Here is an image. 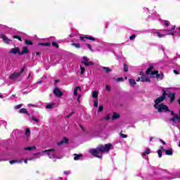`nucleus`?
Wrapping results in <instances>:
<instances>
[{"label":"nucleus","instance_id":"nucleus-53","mask_svg":"<svg viewBox=\"0 0 180 180\" xmlns=\"http://www.w3.org/2000/svg\"><path fill=\"white\" fill-rule=\"evenodd\" d=\"M102 110H103V107L102 105H100L98 107V112H102Z\"/></svg>","mask_w":180,"mask_h":180},{"label":"nucleus","instance_id":"nucleus-52","mask_svg":"<svg viewBox=\"0 0 180 180\" xmlns=\"http://www.w3.org/2000/svg\"><path fill=\"white\" fill-rule=\"evenodd\" d=\"M42 81H39L37 82V84H34V88H37V84H41Z\"/></svg>","mask_w":180,"mask_h":180},{"label":"nucleus","instance_id":"nucleus-20","mask_svg":"<svg viewBox=\"0 0 180 180\" xmlns=\"http://www.w3.org/2000/svg\"><path fill=\"white\" fill-rule=\"evenodd\" d=\"M154 77H157L158 79H162V78H164V75L158 74V70H155Z\"/></svg>","mask_w":180,"mask_h":180},{"label":"nucleus","instance_id":"nucleus-54","mask_svg":"<svg viewBox=\"0 0 180 180\" xmlns=\"http://www.w3.org/2000/svg\"><path fill=\"white\" fill-rule=\"evenodd\" d=\"M70 174H71V172L70 171H65L64 172L65 175H70Z\"/></svg>","mask_w":180,"mask_h":180},{"label":"nucleus","instance_id":"nucleus-6","mask_svg":"<svg viewBox=\"0 0 180 180\" xmlns=\"http://www.w3.org/2000/svg\"><path fill=\"white\" fill-rule=\"evenodd\" d=\"M155 109H157L158 112H169L168 106L164 104H155Z\"/></svg>","mask_w":180,"mask_h":180},{"label":"nucleus","instance_id":"nucleus-41","mask_svg":"<svg viewBox=\"0 0 180 180\" xmlns=\"http://www.w3.org/2000/svg\"><path fill=\"white\" fill-rule=\"evenodd\" d=\"M25 134H26V136H30V129L29 128H27L25 130Z\"/></svg>","mask_w":180,"mask_h":180},{"label":"nucleus","instance_id":"nucleus-48","mask_svg":"<svg viewBox=\"0 0 180 180\" xmlns=\"http://www.w3.org/2000/svg\"><path fill=\"white\" fill-rule=\"evenodd\" d=\"M16 162H19V161H18V160H11L10 161V164H16Z\"/></svg>","mask_w":180,"mask_h":180},{"label":"nucleus","instance_id":"nucleus-12","mask_svg":"<svg viewBox=\"0 0 180 180\" xmlns=\"http://www.w3.org/2000/svg\"><path fill=\"white\" fill-rule=\"evenodd\" d=\"M153 70H154V66L150 65L146 70V75H151V77H154L155 71H153Z\"/></svg>","mask_w":180,"mask_h":180},{"label":"nucleus","instance_id":"nucleus-60","mask_svg":"<svg viewBox=\"0 0 180 180\" xmlns=\"http://www.w3.org/2000/svg\"><path fill=\"white\" fill-rule=\"evenodd\" d=\"M13 39H19V36L18 35H14L13 36Z\"/></svg>","mask_w":180,"mask_h":180},{"label":"nucleus","instance_id":"nucleus-44","mask_svg":"<svg viewBox=\"0 0 180 180\" xmlns=\"http://www.w3.org/2000/svg\"><path fill=\"white\" fill-rule=\"evenodd\" d=\"M120 137H122V139H127V135L124 134H120Z\"/></svg>","mask_w":180,"mask_h":180},{"label":"nucleus","instance_id":"nucleus-32","mask_svg":"<svg viewBox=\"0 0 180 180\" xmlns=\"http://www.w3.org/2000/svg\"><path fill=\"white\" fill-rule=\"evenodd\" d=\"M25 44H27V46H33V42H32V41L29 40V39H25Z\"/></svg>","mask_w":180,"mask_h":180},{"label":"nucleus","instance_id":"nucleus-59","mask_svg":"<svg viewBox=\"0 0 180 180\" xmlns=\"http://www.w3.org/2000/svg\"><path fill=\"white\" fill-rule=\"evenodd\" d=\"M105 89H107L108 91V92H109L110 91V86H105Z\"/></svg>","mask_w":180,"mask_h":180},{"label":"nucleus","instance_id":"nucleus-3","mask_svg":"<svg viewBox=\"0 0 180 180\" xmlns=\"http://www.w3.org/2000/svg\"><path fill=\"white\" fill-rule=\"evenodd\" d=\"M81 41H86V40H90L91 43H93L92 45L98 50L101 51L103 47L108 46V44L105 41H101L99 39L95 38L91 35H82L80 37Z\"/></svg>","mask_w":180,"mask_h":180},{"label":"nucleus","instance_id":"nucleus-49","mask_svg":"<svg viewBox=\"0 0 180 180\" xmlns=\"http://www.w3.org/2000/svg\"><path fill=\"white\" fill-rule=\"evenodd\" d=\"M15 96H16V95L13 94V95L10 97L9 100H10V101H13V99H15Z\"/></svg>","mask_w":180,"mask_h":180},{"label":"nucleus","instance_id":"nucleus-13","mask_svg":"<svg viewBox=\"0 0 180 180\" xmlns=\"http://www.w3.org/2000/svg\"><path fill=\"white\" fill-rule=\"evenodd\" d=\"M53 94L57 96L58 98H61L63 96V91L60 90L58 88H55L53 89Z\"/></svg>","mask_w":180,"mask_h":180},{"label":"nucleus","instance_id":"nucleus-45","mask_svg":"<svg viewBox=\"0 0 180 180\" xmlns=\"http://www.w3.org/2000/svg\"><path fill=\"white\" fill-rule=\"evenodd\" d=\"M86 46L88 49L90 50V51H94V50H92V46H91V44H87Z\"/></svg>","mask_w":180,"mask_h":180},{"label":"nucleus","instance_id":"nucleus-36","mask_svg":"<svg viewBox=\"0 0 180 180\" xmlns=\"http://www.w3.org/2000/svg\"><path fill=\"white\" fill-rule=\"evenodd\" d=\"M0 124H1L2 126H4V127H6V126H8V122L5 120H1L0 122Z\"/></svg>","mask_w":180,"mask_h":180},{"label":"nucleus","instance_id":"nucleus-2","mask_svg":"<svg viewBox=\"0 0 180 180\" xmlns=\"http://www.w3.org/2000/svg\"><path fill=\"white\" fill-rule=\"evenodd\" d=\"M110 150H113V145L112 143H107L103 145H99L96 148H91L89 150V153L96 158H102V154L105 153H109Z\"/></svg>","mask_w":180,"mask_h":180},{"label":"nucleus","instance_id":"nucleus-25","mask_svg":"<svg viewBox=\"0 0 180 180\" xmlns=\"http://www.w3.org/2000/svg\"><path fill=\"white\" fill-rule=\"evenodd\" d=\"M82 157V155L74 154L75 161H79V160H81Z\"/></svg>","mask_w":180,"mask_h":180},{"label":"nucleus","instance_id":"nucleus-57","mask_svg":"<svg viewBox=\"0 0 180 180\" xmlns=\"http://www.w3.org/2000/svg\"><path fill=\"white\" fill-rule=\"evenodd\" d=\"M173 72L174 73V74H176V75H178V74H179V72H178V70H173Z\"/></svg>","mask_w":180,"mask_h":180},{"label":"nucleus","instance_id":"nucleus-39","mask_svg":"<svg viewBox=\"0 0 180 180\" xmlns=\"http://www.w3.org/2000/svg\"><path fill=\"white\" fill-rule=\"evenodd\" d=\"M112 119V115L108 114L107 116H105V120H110Z\"/></svg>","mask_w":180,"mask_h":180},{"label":"nucleus","instance_id":"nucleus-19","mask_svg":"<svg viewBox=\"0 0 180 180\" xmlns=\"http://www.w3.org/2000/svg\"><path fill=\"white\" fill-rule=\"evenodd\" d=\"M23 54H29V49L27 46H24L22 48V51L21 52H19V56L23 55Z\"/></svg>","mask_w":180,"mask_h":180},{"label":"nucleus","instance_id":"nucleus-11","mask_svg":"<svg viewBox=\"0 0 180 180\" xmlns=\"http://www.w3.org/2000/svg\"><path fill=\"white\" fill-rule=\"evenodd\" d=\"M153 70H154V66L150 65L146 70V75H151V77H154L155 71H153Z\"/></svg>","mask_w":180,"mask_h":180},{"label":"nucleus","instance_id":"nucleus-17","mask_svg":"<svg viewBox=\"0 0 180 180\" xmlns=\"http://www.w3.org/2000/svg\"><path fill=\"white\" fill-rule=\"evenodd\" d=\"M68 143V139L67 137H64L63 140H61L60 142L57 143L58 146H63V144H67Z\"/></svg>","mask_w":180,"mask_h":180},{"label":"nucleus","instance_id":"nucleus-26","mask_svg":"<svg viewBox=\"0 0 180 180\" xmlns=\"http://www.w3.org/2000/svg\"><path fill=\"white\" fill-rule=\"evenodd\" d=\"M38 46H43L44 47H49V46H51V43H50V42L39 43V44H38Z\"/></svg>","mask_w":180,"mask_h":180},{"label":"nucleus","instance_id":"nucleus-24","mask_svg":"<svg viewBox=\"0 0 180 180\" xmlns=\"http://www.w3.org/2000/svg\"><path fill=\"white\" fill-rule=\"evenodd\" d=\"M150 16L153 19H158V18H160V15H158L156 11H153Z\"/></svg>","mask_w":180,"mask_h":180},{"label":"nucleus","instance_id":"nucleus-63","mask_svg":"<svg viewBox=\"0 0 180 180\" xmlns=\"http://www.w3.org/2000/svg\"><path fill=\"white\" fill-rule=\"evenodd\" d=\"M59 82H60V80H58V79L55 80V85H56L57 83Z\"/></svg>","mask_w":180,"mask_h":180},{"label":"nucleus","instance_id":"nucleus-14","mask_svg":"<svg viewBox=\"0 0 180 180\" xmlns=\"http://www.w3.org/2000/svg\"><path fill=\"white\" fill-rule=\"evenodd\" d=\"M0 37L1 39H3L4 41L6 44H9V43H11L12 41V39H8V37L4 34H0Z\"/></svg>","mask_w":180,"mask_h":180},{"label":"nucleus","instance_id":"nucleus-16","mask_svg":"<svg viewBox=\"0 0 180 180\" xmlns=\"http://www.w3.org/2000/svg\"><path fill=\"white\" fill-rule=\"evenodd\" d=\"M168 98L170 99V103H172L175 100V93H170V94H167V96Z\"/></svg>","mask_w":180,"mask_h":180},{"label":"nucleus","instance_id":"nucleus-34","mask_svg":"<svg viewBox=\"0 0 180 180\" xmlns=\"http://www.w3.org/2000/svg\"><path fill=\"white\" fill-rule=\"evenodd\" d=\"M19 113L27 114V110L26 108H21L19 110Z\"/></svg>","mask_w":180,"mask_h":180},{"label":"nucleus","instance_id":"nucleus-56","mask_svg":"<svg viewBox=\"0 0 180 180\" xmlns=\"http://www.w3.org/2000/svg\"><path fill=\"white\" fill-rule=\"evenodd\" d=\"M80 99H81V95H79L78 97H77V102H78V103H80Z\"/></svg>","mask_w":180,"mask_h":180},{"label":"nucleus","instance_id":"nucleus-7","mask_svg":"<svg viewBox=\"0 0 180 180\" xmlns=\"http://www.w3.org/2000/svg\"><path fill=\"white\" fill-rule=\"evenodd\" d=\"M167 92L164 91L162 95L160 97H158L155 101V105H160V103H161V102H163L164 100L165 99V97L167 96Z\"/></svg>","mask_w":180,"mask_h":180},{"label":"nucleus","instance_id":"nucleus-9","mask_svg":"<svg viewBox=\"0 0 180 180\" xmlns=\"http://www.w3.org/2000/svg\"><path fill=\"white\" fill-rule=\"evenodd\" d=\"M39 155H41V153H35V154H34V156L32 158H29L25 160L22 159V160L24 161L25 164H27V161H33V160H35V158H39L40 157Z\"/></svg>","mask_w":180,"mask_h":180},{"label":"nucleus","instance_id":"nucleus-47","mask_svg":"<svg viewBox=\"0 0 180 180\" xmlns=\"http://www.w3.org/2000/svg\"><path fill=\"white\" fill-rule=\"evenodd\" d=\"M22 106H23L22 104H20V105H15V109H20V108H22Z\"/></svg>","mask_w":180,"mask_h":180},{"label":"nucleus","instance_id":"nucleus-37","mask_svg":"<svg viewBox=\"0 0 180 180\" xmlns=\"http://www.w3.org/2000/svg\"><path fill=\"white\" fill-rule=\"evenodd\" d=\"M72 46H73L76 49H81V44H79L72 43Z\"/></svg>","mask_w":180,"mask_h":180},{"label":"nucleus","instance_id":"nucleus-31","mask_svg":"<svg viewBox=\"0 0 180 180\" xmlns=\"http://www.w3.org/2000/svg\"><path fill=\"white\" fill-rule=\"evenodd\" d=\"M26 151H32V150H36V146H32V147H27L25 148V149Z\"/></svg>","mask_w":180,"mask_h":180},{"label":"nucleus","instance_id":"nucleus-30","mask_svg":"<svg viewBox=\"0 0 180 180\" xmlns=\"http://www.w3.org/2000/svg\"><path fill=\"white\" fill-rule=\"evenodd\" d=\"M177 120H179V118L178 117L177 115H176L170 120V122H173V123H176Z\"/></svg>","mask_w":180,"mask_h":180},{"label":"nucleus","instance_id":"nucleus-5","mask_svg":"<svg viewBox=\"0 0 180 180\" xmlns=\"http://www.w3.org/2000/svg\"><path fill=\"white\" fill-rule=\"evenodd\" d=\"M43 153H46L49 158H57L58 160L61 159L60 157H57L56 154L58 153L56 149H48L45 150Z\"/></svg>","mask_w":180,"mask_h":180},{"label":"nucleus","instance_id":"nucleus-35","mask_svg":"<svg viewBox=\"0 0 180 180\" xmlns=\"http://www.w3.org/2000/svg\"><path fill=\"white\" fill-rule=\"evenodd\" d=\"M158 154L159 158H161V157H162V150L161 149V147H160V150H158Z\"/></svg>","mask_w":180,"mask_h":180},{"label":"nucleus","instance_id":"nucleus-28","mask_svg":"<svg viewBox=\"0 0 180 180\" xmlns=\"http://www.w3.org/2000/svg\"><path fill=\"white\" fill-rule=\"evenodd\" d=\"M129 82L131 86H134L136 84V80H134V79H129Z\"/></svg>","mask_w":180,"mask_h":180},{"label":"nucleus","instance_id":"nucleus-22","mask_svg":"<svg viewBox=\"0 0 180 180\" xmlns=\"http://www.w3.org/2000/svg\"><path fill=\"white\" fill-rule=\"evenodd\" d=\"M101 70H103V71H105L106 74H109V72H112V70H110V68H109L108 67L101 66Z\"/></svg>","mask_w":180,"mask_h":180},{"label":"nucleus","instance_id":"nucleus-61","mask_svg":"<svg viewBox=\"0 0 180 180\" xmlns=\"http://www.w3.org/2000/svg\"><path fill=\"white\" fill-rule=\"evenodd\" d=\"M159 49H160V50H162V51H164V47L162 46V45H161V46L159 47Z\"/></svg>","mask_w":180,"mask_h":180},{"label":"nucleus","instance_id":"nucleus-38","mask_svg":"<svg viewBox=\"0 0 180 180\" xmlns=\"http://www.w3.org/2000/svg\"><path fill=\"white\" fill-rule=\"evenodd\" d=\"M129 71V66L127 64H124V72H127Z\"/></svg>","mask_w":180,"mask_h":180},{"label":"nucleus","instance_id":"nucleus-27","mask_svg":"<svg viewBox=\"0 0 180 180\" xmlns=\"http://www.w3.org/2000/svg\"><path fill=\"white\" fill-rule=\"evenodd\" d=\"M55 105H56V103H52L46 105V109H53V108H54Z\"/></svg>","mask_w":180,"mask_h":180},{"label":"nucleus","instance_id":"nucleus-8","mask_svg":"<svg viewBox=\"0 0 180 180\" xmlns=\"http://www.w3.org/2000/svg\"><path fill=\"white\" fill-rule=\"evenodd\" d=\"M82 64H84L86 67H89L94 64V62L89 61V58L86 56L83 57V60H82Z\"/></svg>","mask_w":180,"mask_h":180},{"label":"nucleus","instance_id":"nucleus-50","mask_svg":"<svg viewBox=\"0 0 180 180\" xmlns=\"http://www.w3.org/2000/svg\"><path fill=\"white\" fill-rule=\"evenodd\" d=\"M98 105V101L97 100L94 101V108H97Z\"/></svg>","mask_w":180,"mask_h":180},{"label":"nucleus","instance_id":"nucleus-1","mask_svg":"<svg viewBox=\"0 0 180 180\" xmlns=\"http://www.w3.org/2000/svg\"><path fill=\"white\" fill-rule=\"evenodd\" d=\"M162 23L165 26V29L163 30V33L158 32V30H153L152 31V33H153L155 36H157V37H160V38L164 37V36H168V35L180 36V27H179L178 29H176V30H175V25H171L169 21L165 20H162Z\"/></svg>","mask_w":180,"mask_h":180},{"label":"nucleus","instance_id":"nucleus-64","mask_svg":"<svg viewBox=\"0 0 180 180\" xmlns=\"http://www.w3.org/2000/svg\"><path fill=\"white\" fill-rule=\"evenodd\" d=\"M79 127H81L82 128V130L84 131V127L82 126V125H81V124H79Z\"/></svg>","mask_w":180,"mask_h":180},{"label":"nucleus","instance_id":"nucleus-62","mask_svg":"<svg viewBox=\"0 0 180 180\" xmlns=\"http://www.w3.org/2000/svg\"><path fill=\"white\" fill-rule=\"evenodd\" d=\"M117 81H121V82L123 81V77H120V78H118V79H117Z\"/></svg>","mask_w":180,"mask_h":180},{"label":"nucleus","instance_id":"nucleus-43","mask_svg":"<svg viewBox=\"0 0 180 180\" xmlns=\"http://www.w3.org/2000/svg\"><path fill=\"white\" fill-rule=\"evenodd\" d=\"M32 120L34 122H35L36 123H37V122H39V119L36 118V117H34V116L32 117Z\"/></svg>","mask_w":180,"mask_h":180},{"label":"nucleus","instance_id":"nucleus-33","mask_svg":"<svg viewBox=\"0 0 180 180\" xmlns=\"http://www.w3.org/2000/svg\"><path fill=\"white\" fill-rule=\"evenodd\" d=\"M84 72H85V68L82 67V65H80V74H81V75H84Z\"/></svg>","mask_w":180,"mask_h":180},{"label":"nucleus","instance_id":"nucleus-23","mask_svg":"<svg viewBox=\"0 0 180 180\" xmlns=\"http://www.w3.org/2000/svg\"><path fill=\"white\" fill-rule=\"evenodd\" d=\"M120 117V115L117 114V112H113L112 116V120H117Z\"/></svg>","mask_w":180,"mask_h":180},{"label":"nucleus","instance_id":"nucleus-51","mask_svg":"<svg viewBox=\"0 0 180 180\" xmlns=\"http://www.w3.org/2000/svg\"><path fill=\"white\" fill-rule=\"evenodd\" d=\"M29 92H30V91H25V90L22 91V94H23V95H27V94H29Z\"/></svg>","mask_w":180,"mask_h":180},{"label":"nucleus","instance_id":"nucleus-42","mask_svg":"<svg viewBox=\"0 0 180 180\" xmlns=\"http://www.w3.org/2000/svg\"><path fill=\"white\" fill-rule=\"evenodd\" d=\"M52 46H53V47H56V49H58V44H57V42H52Z\"/></svg>","mask_w":180,"mask_h":180},{"label":"nucleus","instance_id":"nucleus-29","mask_svg":"<svg viewBox=\"0 0 180 180\" xmlns=\"http://www.w3.org/2000/svg\"><path fill=\"white\" fill-rule=\"evenodd\" d=\"M11 53L12 54H18V53H19V49L13 48V49L11 50Z\"/></svg>","mask_w":180,"mask_h":180},{"label":"nucleus","instance_id":"nucleus-55","mask_svg":"<svg viewBox=\"0 0 180 180\" xmlns=\"http://www.w3.org/2000/svg\"><path fill=\"white\" fill-rule=\"evenodd\" d=\"M143 12H148V8L144 7L143 8Z\"/></svg>","mask_w":180,"mask_h":180},{"label":"nucleus","instance_id":"nucleus-46","mask_svg":"<svg viewBox=\"0 0 180 180\" xmlns=\"http://www.w3.org/2000/svg\"><path fill=\"white\" fill-rule=\"evenodd\" d=\"M134 39H136V34H132L129 37V40H134Z\"/></svg>","mask_w":180,"mask_h":180},{"label":"nucleus","instance_id":"nucleus-21","mask_svg":"<svg viewBox=\"0 0 180 180\" xmlns=\"http://www.w3.org/2000/svg\"><path fill=\"white\" fill-rule=\"evenodd\" d=\"M78 92H81V87H79V86H76V87L74 89L73 95H75V96H78Z\"/></svg>","mask_w":180,"mask_h":180},{"label":"nucleus","instance_id":"nucleus-58","mask_svg":"<svg viewBox=\"0 0 180 180\" xmlns=\"http://www.w3.org/2000/svg\"><path fill=\"white\" fill-rule=\"evenodd\" d=\"M160 141L162 143L163 146H165V141H164L162 139H160Z\"/></svg>","mask_w":180,"mask_h":180},{"label":"nucleus","instance_id":"nucleus-15","mask_svg":"<svg viewBox=\"0 0 180 180\" xmlns=\"http://www.w3.org/2000/svg\"><path fill=\"white\" fill-rule=\"evenodd\" d=\"M160 150H162V151H165L166 155H172L174 154V152L172 149H165L162 146H160Z\"/></svg>","mask_w":180,"mask_h":180},{"label":"nucleus","instance_id":"nucleus-18","mask_svg":"<svg viewBox=\"0 0 180 180\" xmlns=\"http://www.w3.org/2000/svg\"><path fill=\"white\" fill-rule=\"evenodd\" d=\"M150 153L151 151L150 150V148H146L145 150L141 153V156L143 158H144V157H147V155H148V154Z\"/></svg>","mask_w":180,"mask_h":180},{"label":"nucleus","instance_id":"nucleus-10","mask_svg":"<svg viewBox=\"0 0 180 180\" xmlns=\"http://www.w3.org/2000/svg\"><path fill=\"white\" fill-rule=\"evenodd\" d=\"M141 77V82H150L149 77H147V75H144V72H140Z\"/></svg>","mask_w":180,"mask_h":180},{"label":"nucleus","instance_id":"nucleus-4","mask_svg":"<svg viewBox=\"0 0 180 180\" xmlns=\"http://www.w3.org/2000/svg\"><path fill=\"white\" fill-rule=\"evenodd\" d=\"M25 70H26V67L24 66L20 72H17L11 74L10 75V79H11V81H17L18 78H19V77H20L22 74L25 72Z\"/></svg>","mask_w":180,"mask_h":180},{"label":"nucleus","instance_id":"nucleus-40","mask_svg":"<svg viewBox=\"0 0 180 180\" xmlns=\"http://www.w3.org/2000/svg\"><path fill=\"white\" fill-rule=\"evenodd\" d=\"M93 98H98V91H93Z\"/></svg>","mask_w":180,"mask_h":180}]
</instances>
